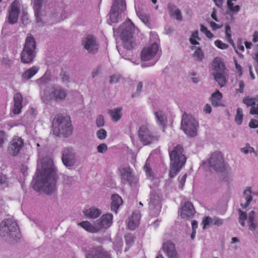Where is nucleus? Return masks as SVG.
I'll use <instances>...</instances> for the list:
<instances>
[{"mask_svg": "<svg viewBox=\"0 0 258 258\" xmlns=\"http://www.w3.org/2000/svg\"><path fill=\"white\" fill-rule=\"evenodd\" d=\"M37 177L34 180V188L49 194L56 188L55 168L52 160L46 157L38 162Z\"/></svg>", "mask_w": 258, "mask_h": 258, "instance_id": "obj_1", "label": "nucleus"}, {"mask_svg": "<svg viewBox=\"0 0 258 258\" xmlns=\"http://www.w3.org/2000/svg\"><path fill=\"white\" fill-rule=\"evenodd\" d=\"M0 235L6 241L12 242L21 238V233L17 222L8 218L0 223Z\"/></svg>", "mask_w": 258, "mask_h": 258, "instance_id": "obj_2", "label": "nucleus"}, {"mask_svg": "<svg viewBox=\"0 0 258 258\" xmlns=\"http://www.w3.org/2000/svg\"><path fill=\"white\" fill-rule=\"evenodd\" d=\"M169 155L171 160L169 175L173 177L184 165L186 158L183 147L179 145L170 152Z\"/></svg>", "mask_w": 258, "mask_h": 258, "instance_id": "obj_3", "label": "nucleus"}, {"mask_svg": "<svg viewBox=\"0 0 258 258\" xmlns=\"http://www.w3.org/2000/svg\"><path fill=\"white\" fill-rule=\"evenodd\" d=\"M52 132L56 136L66 137L71 135L72 127L70 118L63 116L55 117L53 122Z\"/></svg>", "mask_w": 258, "mask_h": 258, "instance_id": "obj_4", "label": "nucleus"}, {"mask_svg": "<svg viewBox=\"0 0 258 258\" xmlns=\"http://www.w3.org/2000/svg\"><path fill=\"white\" fill-rule=\"evenodd\" d=\"M135 31V26L130 19L123 23L118 29L124 47L127 50H131L133 47V34Z\"/></svg>", "mask_w": 258, "mask_h": 258, "instance_id": "obj_5", "label": "nucleus"}, {"mask_svg": "<svg viewBox=\"0 0 258 258\" xmlns=\"http://www.w3.org/2000/svg\"><path fill=\"white\" fill-rule=\"evenodd\" d=\"M67 96V90L59 86H53L50 92L45 90L42 93L41 99L45 104L51 105L53 101L58 102L64 100Z\"/></svg>", "mask_w": 258, "mask_h": 258, "instance_id": "obj_6", "label": "nucleus"}, {"mask_svg": "<svg viewBox=\"0 0 258 258\" xmlns=\"http://www.w3.org/2000/svg\"><path fill=\"white\" fill-rule=\"evenodd\" d=\"M151 44L145 47L141 52V58L143 61L151 60L154 58L159 50V39L158 35L152 33L150 35Z\"/></svg>", "mask_w": 258, "mask_h": 258, "instance_id": "obj_7", "label": "nucleus"}, {"mask_svg": "<svg viewBox=\"0 0 258 258\" xmlns=\"http://www.w3.org/2000/svg\"><path fill=\"white\" fill-rule=\"evenodd\" d=\"M198 126V121L192 116L187 114L183 115L181 127L185 134L190 137L195 136Z\"/></svg>", "mask_w": 258, "mask_h": 258, "instance_id": "obj_8", "label": "nucleus"}, {"mask_svg": "<svg viewBox=\"0 0 258 258\" xmlns=\"http://www.w3.org/2000/svg\"><path fill=\"white\" fill-rule=\"evenodd\" d=\"M35 42L34 38L28 35L21 53V60L24 63L31 62L35 57Z\"/></svg>", "mask_w": 258, "mask_h": 258, "instance_id": "obj_9", "label": "nucleus"}, {"mask_svg": "<svg viewBox=\"0 0 258 258\" xmlns=\"http://www.w3.org/2000/svg\"><path fill=\"white\" fill-rule=\"evenodd\" d=\"M138 136L139 140L144 145H148L157 140L148 124H143L140 127Z\"/></svg>", "mask_w": 258, "mask_h": 258, "instance_id": "obj_10", "label": "nucleus"}, {"mask_svg": "<svg viewBox=\"0 0 258 258\" xmlns=\"http://www.w3.org/2000/svg\"><path fill=\"white\" fill-rule=\"evenodd\" d=\"M126 9L125 0H114L110 13V20L111 23H115L121 18V14Z\"/></svg>", "mask_w": 258, "mask_h": 258, "instance_id": "obj_11", "label": "nucleus"}, {"mask_svg": "<svg viewBox=\"0 0 258 258\" xmlns=\"http://www.w3.org/2000/svg\"><path fill=\"white\" fill-rule=\"evenodd\" d=\"M150 214L153 216H156L159 214L161 209V198L160 194L156 191H152L150 194L149 201Z\"/></svg>", "mask_w": 258, "mask_h": 258, "instance_id": "obj_12", "label": "nucleus"}, {"mask_svg": "<svg viewBox=\"0 0 258 258\" xmlns=\"http://www.w3.org/2000/svg\"><path fill=\"white\" fill-rule=\"evenodd\" d=\"M209 164L211 167L217 171H222L225 167V163L223 156L220 152H215L209 159Z\"/></svg>", "mask_w": 258, "mask_h": 258, "instance_id": "obj_13", "label": "nucleus"}, {"mask_svg": "<svg viewBox=\"0 0 258 258\" xmlns=\"http://www.w3.org/2000/svg\"><path fill=\"white\" fill-rule=\"evenodd\" d=\"M61 160L67 167L70 168L75 165L76 162V153L72 148H65L62 152Z\"/></svg>", "mask_w": 258, "mask_h": 258, "instance_id": "obj_14", "label": "nucleus"}, {"mask_svg": "<svg viewBox=\"0 0 258 258\" xmlns=\"http://www.w3.org/2000/svg\"><path fill=\"white\" fill-rule=\"evenodd\" d=\"M239 222L240 225L244 227L245 226L244 221L247 219V216L245 213L241 210H239ZM247 219L250 230L251 231L254 230L256 228L257 222L256 220H255V213L253 211H251L248 213Z\"/></svg>", "mask_w": 258, "mask_h": 258, "instance_id": "obj_15", "label": "nucleus"}, {"mask_svg": "<svg viewBox=\"0 0 258 258\" xmlns=\"http://www.w3.org/2000/svg\"><path fill=\"white\" fill-rule=\"evenodd\" d=\"M82 44L89 53H95L97 51L99 48L96 38L92 35H88L84 37L82 41Z\"/></svg>", "mask_w": 258, "mask_h": 258, "instance_id": "obj_16", "label": "nucleus"}, {"mask_svg": "<svg viewBox=\"0 0 258 258\" xmlns=\"http://www.w3.org/2000/svg\"><path fill=\"white\" fill-rule=\"evenodd\" d=\"M23 146V141L22 139L18 136L14 137L8 147V151L9 154L13 156H17L19 153Z\"/></svg>", "mask_w": 258, "mask_h": 258, "instance_id": "obj_17", "label": "nucleus"}, {"mask_svg": "<svg viewBox=\"0 0 258 258\" xmlns=\"http://www.w3.org/2000/svg\"><path fill=\"white\" fill-rule=\"evenodd\" d=\"M254 192L249 187H247L243 192L240 200V206L243 209L250 208L252 202Z\"/></svg>", "mask_w": 258, "mask_h": 258, "instance_id": "obj_18", "label": "nucleus"}, {"mask_svg": "<svg viewBox=\"0 0 258 258\" xmlns=\"http://www.w3.org/2000/svg\"><path fill=\"white\" fill-rule=\"evenodd\" d=\"M113 215L112 214L107 213L104 214L102 217L96 221L98 231L103 229H106L110 226L112 222Z\"/></svg>", "mask_w": 258, "mask_h": 258, "instance_id": "obj_19", "label": "nucleus"}, {"mask_svg": "<svg viewBox=\"0 0 258 258\" xmlns=\"http://www.w3.org/2000/svg\"><path fill=\"white\" fill-rule=\"evenodd\" d=\"M20 12V4L17 1H14L11 5L8 16V21L10 23L14 24L17 21Z\"/></svg>", "mask_w": 258, "mask_h": 258, "instance_id": "obj_20", "label": "nucleus"}, {"mask_svg": "<svg viewBox=\"0 0 258 258\" xmlns=\"http://www.w3.org/2000/svg\"><path fill=\"white\" fill-rule=\"evenodd\" d=\"M86 258H111L108 251L101 247H94L90 250Z\"/></svg>", "mask_w": 258, "mask_h": 258, "instance_id": "obj_21", "label": "nucleus"}, {"mask_svg": "<svg viewBox=\"0 0 258 258\" xmlns=\"http://www.w3.org/2000/svg\"><path fill=\"white\" fill-rule=\"evenodd\" d=\"M195 214V210L192 204L189 202H186L181 208L180 214L183 219H187L192 217Z\"/></svg>", "mask_w": 258, "mask_h": 258, "instance_id": "obj_22", "label": "nucleus"}, {"mask_svg": "<svg viewBox=\"0 0 258 258\" xmlns=\"http://www.w3.org/2000/svg\"><path fill=\"white\" fill-rule=\"evenodd\" d=\"M243 102L248 106H251L250 113L258 115V95L254 98L246 97Z\"/></svg>", "mask_w": 258, "mask_h": 258, "instance_id": "obj_23", "label": "nucleus"}, {"mask_svg": "<svg viewBox=\"0 0 258 258\" xmlns=\"http://www.w3.org/2000/svg\"><path fill=\"white\" fill-rule=\"evenodd\" d=\"M162 249L169 258H178L175 245L170 241L163 244Z\"/></svg>", "mask_w": 258, "mask_h": 258, "instance_id": "obj_24", "label": "nucleus"}, {"mask_svg": "<svg viewBox=\"0 0 258 258\" xmlns=\"http://www.w3.org/2000/svg\"><path fill=\"white\" fill-rule=\"evenodd\" d=\"M46 2V0H32V4L35 11V15L37 23L42 21L40 9L42 5Z\"/></svg>", "mask_w": 258, "mask_h": 258, "instance_id": "obj_25", "label": "nucleus"}, {"mask_svg": "<svg viewBox=\"0 0 258 258\" xmlns=\"http://www.w3.org/2000/svg\"><path fill=\"white\" fill-rule=\"evenodd\" d=\"M14 106L13 109V112L15 114H19L23 107V97L22 95L19 93H17L14 96Z\"/></svg>", "mask_w": 258, "mask_h": 258, "instance_id": "obj_26", "label": "nucleus"}, {"mask_svg": "<svg viewBox=\"0 0 258 258\" xmlns=\"http://www.w3.org/2000/svg\"><path fill=\"white\" fill-rule=\"evenodd\" d=\"M140 220V213L139 211H136L133 212L128 221V228L131 230L136 229L139 224Z\"/></svg>", "mask_w": 258, "mask_h": 258, "instance_id": "obj_27", "label": "nucleus"}, {"mask_svg": "<svg viewBox=\"0 0 258 258\" xmlns=\"http://www.w3.org/2000/svg\"><path fill=\"white\" fill-rule=\"evenodd\" d=\"M83 213L85 217L90 219H96L98 218L101 214L100 209L96 208L95 207H92L90 208L84 209Z\"/></svg>", "mask_w": 258, "mask_h": 258, "instance_id": "obj_28", "label": "nucleus"}, {"mask_svg": "<svg viewBox=\"0 0 258 258\" xmlns=\"http://www.w3.org/2000/svg\"><path fill=\"white\" fill-rule=\"evenodd\" d=\"M120 176L123 183L130 182L132 178V172L130 167H122L120 169Z\"/></svg>", "mask_w": 258, "mask_h": 258, "instance_id": "obj_29", "label": "nucleus"}, {"mask_svg": "<svg viewBox=\"0 0 258 258\" xmlns=\"http://www.w3.org/2000/svg\"><path fill=\"white\" fill-rule=\"evenodd\" d=\"M212 75L215 81L221 87H224L226 85L227 79L225 71L220 73H212Z\"/></svg>", "mask_w": 258, "mask_h": 258, "instance_id": "obj_30", "label": "nucleus"}, {"mask_svg": "<svg viewBox=\"0 0 258 258\" xmlns=\"http://www.w3.org/2000/svg\"><path fill=\"white\" fill-rule=\"evenodd\" d=\"M212 73H220L225 71V66L219 57H216L212 62Z\"/></svg>", "mask_w": 258, "mask_h": 258, "instance_id": "obj_31", "label": "nucleus"}, {"mask_svg": "<svg viewBox=\"0 0 258 258\" xmlns=\"http://www.w3.org/2000/svg\"><path fill=\"white\" fill-rule=\"evenodd\" d=\"M156 123L160 127L164 128L167 123V116L162 111H158L154 113Z\"/></svg>", "mask_w": 258, "mask_h": 258, "instance_id": "obj_32", "label": "nucleus"}, {"mask_svg": "<svg viewBox=\"0 0 258 258\" xmlns=\"http://www.w3.org/2000/svg\"><path fill=\"white\" fill-rule=\"evenodd\" d=\"M168 10L171 17L178 21L182 20V17L181 12L176 6L172 4H169L168 6Z\"/></svg>", "mask_w": 258, "mask_h": 258, "instance_id": "obj_33", "label": "nucleus"}, {"mask_svg": "<svg viewBox=\"0 0 258 258\" xmlns=\"http://www.w3.org/2000/svg\"><path fill=\"white\" fill-rule=\"evenodd\" d=\"M111 200V210L116 212L117 209L122 204L123 201L122 198L118 195L114 194L112 196Z\"/></svg>", "mask_w": 258, "mask_h": 258, "instance_id": "obj_34", "label": "nucleus"}, {"mask_svg": "<svg viewBox=\"0 0 258 258\" xmlns=\"http://www.w3.org/2000/svg\"><path fill=\"white\" fill-rule=\"evenodd\" d=\"M222 94L218 90L213 93L211 97V101L213 106L217 107L222 105Z\"/></svg>", "mask_w": 258, "mask_h": 258, "instance_id": "obj_35", "label": "nucleus"}, {"mask_svg": "<svg viewBox=\"0 0 258 258\" xmlns=\"http://www.w3.org/2000/svg\"><path fill=\"white\" fill-rule=\"evenodd\" d=\"M78 224L89 232L95 233L98 231L96 223L95 225H93L89 221H86L79 223Z\"/></svg>", "mask_w": 258, "mask_h": 258, "instance_id": "obj_36", "label": "nucleus"}, {"mask_svg": "<svg viewBox=\"0 0 258 258\" xmlns=\"http://www.w3.org/2000/svg\"><path fill=\"white\" fill-rule=\"evenodd\" d=\"M39 70V67L33 66L24 72L22 78L24 80H29L36 74Z\"/></svg>", "mask_w": 258, "mask_h": 258, "instance_id": "obj_37", "label": "nucleus"}, {"mask_svg": "<svg viewBox=\"0 0 258 258\" xmlns=\"http://www.w3.org/2000/svg\"><path fill=\"white\" fill-rule=\"evenodd\" d=\"M51 81L50 72L47 71L44 75L39 79L37 80V83L41 88L48 84Z\"/></svg>", "mask_w": 258, "mask_h": 258, "instance_id": "obj_38", "label": "nucleus"}, {"mask_svg": "<svg viewBox=\"0 0 258 258\" xmlns=\"http://www.w3.org/2000/svg\"><path fill=\"white\" fill-rule=\"evenodd\" d=\"M109 113L112 117V119L114 121H117L121 117V109L120 108H115L110 110Z\"/></svg>", "mask_w": 258, "mask_h": 258, "instance_id": "obj_39", "label": "nucleus"}, {"mask_svg": "<svg viewBox=\"0 0 258 258\" xmlns=\"http://www.w3.org/2000/svg\"><path fill=\"white\" fill-rule=\"evenodd\" d=\"M225 38L227 41L234 46V44L233 40L231 38V30L230 27L227 25L225 27Z\"/></svg>", "mask_w": 258, "mask_h": 258, "instance_id": "obj_40", "label": "nucleus"}, {"mask_svg": "<svg viewBox=\"0 0 258 258\" xmlns=\"http://www.w3.org/2000/svg\"><path fill=\"white\" fill-rule=\"evenodd\" d=\"M243 117L242 109L238 108L237 109L236 114L235 117V121L237 124H241L242 122Z\"/></svg>", "mask_w": 258, "mask_h": 258, "instance_id": "obj_41", "label": "nucleus"}, {"mask_svg": "<svg viewBox=\"0 0 258 258\" xmlns=\"http://www.w3.org/2000/svg\"><path fill=\"white\" fill-rule=\"evenodd\" d=\"M200 40V38L199 37V32L198 31H196L193 32L190 37L189 41L190 43L192 45H199V41Z\"/></svg>", "mask_w": 258, "mask_h": 258, "instance_id": "obj_42", "label": "nucleus"}, {"mask_svg": "<svg viewBox=\"0 0 258 258\" xmlns=\"http://www.w3.org/2000/svg\"><path fill=\"white\" fill-rule=\"evenodd\" d=\"M59 76L62 83L68 86L71 82V79L69 76L65 72H62L60 73Z\"/></svg>", "mask_w": 258, "mask_h": 258, "instance_id": "obj_43", "label": "nucleus"}, {"mask_svg": "<svg viewBox=\"0 0 258 258\" xmlns=\"http://www.w3.org/2000/svg\"><path fill=\"white\" fill-rule=\"evenodd\" d=\"M193 57L198 61H202L204 58V54L202 50L200 48H198L193 54Z\"/></svg>", "mask_w": 258, "mask_h": 258, "instance_id": "obj_44", "label": "nucleus"}, {"mask_svg": "<svg viewBox=\"0 0 258 258\" xmlns=\"http://www.w3.org/2000/svg\"><path fill=\"white\" fill-rule=\"evenodd\" d=\"M202 224L203 225V229H206L211 224H213V218L207 216L204 217Z\"/></svg>", "mask_w": 258, "mask_h": 258, "instance_id": "obj_45", "label": "nucleus"}, {"mask_svg": "<svg viewBox=\"0 0 258 258\" xmlns=\"http://www.w3.org/2000/svg\"><path fill=\"white\" fill-rule=\"evenodd\" d=\"M96 136L99 140H103L107 137V132L104 129L101 128L96 132Z\"/></svg>", "mask_w": 258, "mask_h": 258, "instance_id": "obj_46", "label": "nucleus"}, {"mask_svg": "<svg viewBox=\"0 0 258 258\" xmlns=\"http://www.w3.org/2000/svg\"><path fill=\"white\" fill-rule=\"evenodd\" d=\"M137 14L140 19L144 23L147 24L149 22L148 16L143 12L137 11Z\"/></svg>", "mask_w": 258, "mask_h": 258, "instance_id": "obj_47", "label": "nucleus"}, {"mask_svg": "<svg viewBox=\"0 0 258 258\" xmlns=\"http://www.w3.org/2000/svg\"><path fill=\"white\" fill-rule=\"evenodd\" d=\"M200 30L202 32L205 34V35L209 38H212L214 36L213 34L208 30L207 28L203 25H201Z\"/></svg>", "mask_w": 258, "mask_h": 258, "instance_id": "obj_48", "label": "nucleus"}, {"mask_svg": "<svg viewBox=\"0 0 258 258\" xmlns=\"http://www.w3.org/2000/svg\"><path fill=\"white\" fill-rule=\"evenodd\" d=\"M8 184V178L6 175L0 173V185L6 186Z\"/></svg>", "mask_w": 258, "mask_h": 258, "instance_id": "obj_49", "label": "nucleus"}, {"mask_svg": "<svg viewBox=\"0 0 258 258\" xmlns=\"http://www.w3.org/2000/svg\"><path fill=\"white\" fill-rule=\"evenodd\" d=\"M7 135L4 131H0V147H2L3 145L7 142Z\"/></svg>", "mask_w": 258, "mask_h": 258, "instance_id": "obj_50", "label": "nucleus"}, {"mask_svg": "<svg viewBox=\"0 0 258 258\" xmlns=\"http://www.w3.org/2000/svg\"><path fill=\"white\" fill-rule=\"evenodd\" d=\"M241 151L242 153H243L245 154H247L249 153H253L256 155L254 148L250 147L249 145H246L245 147L241 148Z\"/></svg>", "mask_w": 258, "mask_h": 258, "instance_id": "obj_51", "label": "nucleus"}, {"mask_svg": "<svg viewBox=\"0 0 258 258\" xmlns=\"http://www.w3.org/2000/svg\"><path fill=\"white\" fill-rule=\"evenodd\" d=\"M215 45L218 48L221 49H226L228 47V45L224 43H223L222 41L219 40H217L215 41Z\"/></svg>", "mask_w": 258, "mask_h": 258, "instance_id": "obj_52", "label": "nucleus"}, {"mask_svg": "<svg viewBox=\"0 0 258 258\" xmlns=\"http://www.w3.org/2000/svg\"><path fill=\"white\" fill-rule=\"evenodd\" d=\"M75 181L74 177L65 175L63 177V183L67 185L72 184Z\"/></svg>", "mask_w": 258, "mask_h": 258, "instance_id": "obj_53", "label": "nucleus"}, {"mask_svg": "<svg viewBox=\"0 0 258 258\" xmlns=\"http://www.w3.org/2000/svg\"><path fill=\"white\" fill-rule=\"evenodd\" d=\"M124 238L127 245H131L134 242V237L131 234H126L124 236Z\"/></svg>", "mask_w": 258, "mask_h": 258, "instance_id": "obj_54", "label": "nucleus"}, {"mask_svg": "<svg viewBox=\"0 0 258 258\" xmlns=\"http://www.w3.org/2000/svg\"><path fill=\"white\" fill-rule=\"evenodd\" d=\"M97 150L98 153H104L107 151V146L105 144L102 143L97 147Z\"/></svg>", "mask_w": 258, "mask_h": 258, "instance_id": "obj_55", "label": "nucleus"}, {"mask_svg": "<svg viewBox=\"0 0 258 258\" xmlns=\"http://www.w3.org/2000/svg\"><path fill=\"white\" fill-rule=\"evenodd\" d=\"M96 123L98 127L103 126L104 124V119L103 116L99 115L96 118Z\"/></svg>", "mask_w": 258, "mask_h": 258, "instance_id": "obj_56", "label": "nucleus"}, {"mask_svg": "<svg viewBox=\"0 0 258 258\" xmlns=\"http://www.w3.org/2000/svg\"><path fill=\"white\" fill-rule=\"evenodd\" d=\"M189 76L192 82L197 84L200 81V78L197 75L195 72H191L189 74Z\"/></svg>", "mask_w": 258, "mask_h": 258, "instance_id": "obj_57", "label": "nucleus"}, {"mask_svg": "<svg viewBox=\"0 0 258 258\" xmlns=\"http://www.w3.org/2000/svg\"><path fill=\"white\" fill-rule=\"evenodd\" d=\"M234 63L235 66V69L236 73L239 77H241L242 75V69L240 64H239L236 60H234Z\"/></svg>", "mask_w": 258, "mask_h": 258, "instance_id": "obj_58", "label": "nucleus"}, {"mask_svg": "<svg viewBox=\"0 0 258 258\" xmlns=\"http://www.w3.org/2000/svg\"><path fill=\"white\" fill-rule=\"evenodd\" d=\"M120 78V76L119 75H113L110 77V83H117Z\"/></svg>", "mask_w": 258, "mask_h": 258, "instance_id": "obj_59", "label": "nucleus"}, {"mask_svg": "<svg viewBox=\"0 0 258 258\" xmlns=\"http://www.w3.org/2000/svg\"><path fill=\"white\" fill-rule=\"evenodd\" d=\"M223 223V221L222 219H220L217 217H215L213 218V224L216 225L217 226H220L222 225Z\"/></svg>", "mask_w": 258, "mask_h": 258, "instance_id": "obj_60", "label": "nucleus"}, {"mask_svg": "<svg viewBox=\"0 0 258 258\" xmlns=\"http://www.w3.org/2000/svg\"><path fill=\"white\" fill-rule=\"evenodd\" d=\"M249 126L250 127L253 128L258 127V120L251 119L249 123Z\"/></svg>", "mask_w": 258, "mask_h": 258, "instance_id": "obj_61", "label": "nucleus"}, {"mask_svg": "<svg viewBox=\"0 0 258 258\" xmlns=\"http://www.w3.org/2000/svg\"><path fill=\"white\" fill-rule=\"evenodd\" d=\"M238 86H239V88L237 89V90L240 93H243V91H244V87H245V85H244V83L243 81H239L238 82Z\"/></svg>", "mask_w": 258, "mask_h": 258, "instance_id": "obj_62", "label": "nucleus"}, {"mask_svg": "<svg viewBox=\"0 0 258 258\" xmlns=\"http://www.w3.org/2000/svg\"><path fill=\"white\" fill-rule=\"evenodd\" d=\"M186 178V174H185L182 176V177L180 178L179 180V186L180 188H182L183 185H184V183L185 182Z\"/></svg>", "mask_w": 258, "mask_h": 258, "instance_id": "obj_63", "label": "nucleus"}, {"mask_svg": "<svg viewBox=\"0 0 258 258\" xmlns=\"http://www.w3.org/2000/svg\"><path fill=\"white\" fill-rule=\"evenodd\" d=\"M144 170L146 172L147 176H151V169L150 167V166L147 164L144 166Z\"/></svg>", "mask_w": 258, "mask_h": 258, "instance_id": "obj_64", "label": "nucleus"}]
</instances>
